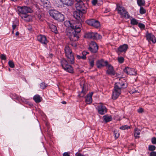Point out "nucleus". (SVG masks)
Returning <instances> with one entry per match:
<instances>
[{
  "label": "nucleus",
  "mask_w": 156,
  "mask_h": 156,
  "mask_svg": "<svg viewBox=\"0 0 156 156\" xmlns=\"http://www.w3.org/2000/svg\"><path fill=\"white\" fill-rule=\"evenodd\" d=\"M127 87V84L122 81L115 83L112 92V99H116L121 94V90L126 88Z\"/></svg>",
  "instance_id": "1"
},
{
  "label": "nucleus",
  "mask_w": 156,
  "mask_h": 156,
  "mask_svg": "<svg viewBox=\"0 0 156 156\" xmlns=\"http://www.w3.org/2000/svg\"><path fill=\"white\" fill-rule=\"evenodd\" d=\"M72 30L67 31V35L69 37L71 41H76L79 38V34L81 30L82 25L79 23V25Z\"/></svg>",
  "instance_id": "2"
},
{
  "label": "nucleus",
  "mask_w": 156,
  "mask_h": 156,
  "mask_svg": "<svg viewBox=\"0 0 156 156\" xmlns=\"http://www.w3.org/2000/svg\"><path fill=\"white\" fill-rule=\"evenodd\" d=\"M64 51L65 56L68 61L70 64H74L75 63L74 58L71 49L69 46H66L64 49Z\"/></svg>",
  "instance_id": "3"
},
{
  "label": "nucleus",
  "mask_w": 156,
  "mask_h": 156,
  "mask_svg": "<svg viewBox=\"0 0 156 156\" xmlns=\"http://www.w3.org/2000/svg\"><path fill=\"white\" fill-rule=\"evenodd\" d=\"M60 63L62 68L66 72L70 73H73L74 70L73 67L65 58L61 60Z\"/></svg>",
  "instance_id": "4"
},
{
  "label": "nucleus",
  "mask_w": 156,
  "mask_h": 156,
  "mask_svg": "<svg viewBox=\"0 0 156 156\" xmlns=\"http://www.w3.org/2000/svg\"><path fill=\"white\" fill-rule=\"evenodd\" d=\"M117 10L118 14H119L122 17L128 19L129 18V15L128 12L123 7L117 4Z\"/></svg>",
  "instance_id": "5"
},
{
  "label": "nucleus",
  "mask_w": 156,
  "mask_h": 156,
  "mask_svg": "<svg viewBox=\"0 0 156 156\" xmlns=\"http://www.w3.org/2000/svg\"><path fill=\"white\" fill-rule=\"evenodd\" d=\"M83 11H75L73 13V16L76 20L75 22L77 23H80L81 24V22L83 21L84 16L83 14L86 12H83Z\"/></svg>",
  "instance_id": "6"
},
{
  "label": "nucleus",
  "mask_w": 156,
  "mask_h": 156,
  "mask_svg": "<svg viewBox=\"0 0 156 156\" xmlns=\"http://www.w3.org/2000/svg\"><path fill=\"white\" fill-rule=\"evenodd\" d=\"M84 37L87 38L94 40H98L102 38V36L100 34L97 33L91 32L87 33Z\"/></svg>",
  "instance_id": "7"
},
{
  "label": "nucleus",
  "mask_w": 156,
  "mask_h": 156,
  "mask_svg": "<svg viewBox=\"0 0 156 156\" xmlns=\"http://www.w3.org/2000/svg\"><path fill=\"white\" fill-rule=\"evenodd\" d=\"M18 14L20 16H21L20 14L27 15L28 13H31L32 10L31 8L29 7L24 6L23 7H17Z\"/></svg>",
  "instance_id": "8"
},
{
  "label": "nucleus",
  "mask_w": 156,
  "mask_h": 156,
  "mask_svg": "<svg viewBox=\"0 0 156 156\" xmlns=\"http://www.w3.org/2000/svg\"><path fill=\"white\" fill-rule=\"evenodd\" d=\"M80 23H77L76 22H74L73 20L66 21L64 22V24L66 27L68 28H70L71 30H72L79 25Z\"/></svg>",
  "instance_id": "9"
},
{
  "label": "nucleus",
  "mask_w": 156,
  "mask_h": 156,
  "mask_svg": "<svg viewBox=\"0 0 156 156\" xmlns=\"http://www.w3.org/2000/svg\"><path fill=\"white\" fill-rule=\"evenodd\" d=\"M95 108L98 113L101 115L105 114L107 111L106 107L102 104H100L96 106Z\"/></svg>",
  "instance_id": "10"
},
{
  "label": "nucleus",
  "mask_w": 156,
  "mask_h": 156,
  "mask_svg": "<svg viewBox=\"0 0 156 156\" xmlns=\"http://www.w3.org/2000/svg\"><path fill=\"white\" fill-rule=\"evenodd\" d=\"M98 47L97 43L94 41L91 42L88 49L92 53H96L98 51Z\"/></svg>",
  "instance_id": "11"
},
{
  "label": "nucleus",
  "mask_w": 156,
  "mask_h": 156,
  "mask_svg": "<svg viewBox=\"0 0 156 156\" xmlns=\"http://www.w3.org/2000/svg\"><path fill=\"white\" fill-rule=\"evenodd\" d=\"M75 6L77 10L83 11V12H86V8L83 1L76 2L75 4Z\"/></svg>",
  "instance_id": "12"
},
{
  "label": "nucleus",
  "mask_w": 156,
  "mask_h": 156,
  "mask_svg": "<svg viewBox=\"0 0 156 156\" xmlns=\"http://www.w3.org/2000/svg\"><path fill=\"white\" fill-rule=\"evenodd\" d=\"M59 8L62 7L66 5L67 6H71L73 4V0H59Z\"/></svg>",
  "instance_id": "13"
},
{
  "label": "nucleus",
  "mask_w": 156,
  "mask_h": 156,
  "mask_svg": "<svg viewBox=\"0 0 156 156\" xmlns=\"http://www.w3.org/2000/svg\"><path fill=\"white\" fill-rule=\"evenodd\" d=\"M37 38L39 42L43 44H45L48 43L46 37L44 35L40 34L37 36Z\"/></svg>",
  "instance_id": "14"
},
{
  "label": "nucleus",
  "mask_w": 156,
  "mask_h": 156,
  "mask_svg": "<svg viewBox=\"0 0 156 156\" xmlns=\"http://www.w3.org/2000/svg\"><path fill=\"white\" fill-rule=\"evenodd\" d=\"M107 66L108 67V69L106 71V74L111 76L115 75V73L114 69L113 67L110 64H108Z\"/></svg>",
  "instance_id": "15"
},
{
  "label": "nucleus",
  "mask_w": 156,
  "mask_h": 156,
  "mask_svg": "<svg viewBox=\"0 0 156 156\" xmlns=\"http://www.w3.org/2000/svg\"><path fill=\"white\" fill-rule=\"evenodd\" d=\"M147 39L148 41H151L153 43L156 42V39L155 37L152 34L148 33L146 35Z\"/></svg>",
  "instance_id": "16"
},
{
  "label": "nucleus",
  "mask_w": 156,
  "mask_h": 156,
  "mask_svg": "<svg viewBox=\"0 0 156 156\" xmlns=\"http://www.w3.org/2000/svg\"><path fill=\"white\" fill-rule=\"evenodd\" d=\"M96 65L98 68H100L105 66H107L108 62L107 61L104 62L103 60H98L97 62Z\"/></svg>",
  "instance_id": "17"
},
{
  "label": "nucleus",
  "mask_w": 156,
  "mask_h": 156,
  "mask_svg": "<svg viewBox=\"0 0 156 156\" xmlns=\"http://www.w3.org/2000/svg\"><path fill=\"white\" fill-rule=\"evenodd\" d=\"M128 48V46L126 44L120 45L118 48V51L120 52H126Z\"/></svg>",
  "instance_id": "18"
},
{
  "label": "nucleus",
  "mask_w": 156,
  "mask_h": 156,
  "mask_svg": "<svg viewBox=\"0 0 156 156\" xmlns=\"http://www.w3.org/2000/svg\"><path fill=\"white\" fill-rule=\"evenodd\" d=\"M40 4L44 8H49L50 7V3L48 0H40Z\"/></svg>",
  "instance_id": "19"
},
{
  "label": "nucleus",
  "mask_w": 156,
  "mask_h": 156,
  "mask_svg": "<svg viewBox=\"0 0 156 156\" xmlns=\"http://www.w3.org/2000/svg\"><path fill=\"white\" fill-rule=\"evenodd\" d=\"M50 15L56 20L58 19V12L55 10H52L49 12Z\"/></svg>",
  "instance_id": "20"
},
{
  "label": "nucleus",
  "mask_w": 156,
  "mask_h": 156,
  "mask_svg": "<svg viewBox=\"0 0 156 156\" xmlns=\"http://www.w3.org/2000/svg\"><path fill=\"white\" fill-rule=\"evenodd\" d=\"M93 92H91L87 94L85 99V102L87 104H90L92 102V96Z\"/></svg>",
  "instance_id": "21"
},
{
  "label": "nucleus",
  "mask_w": 156,
  "mask_h": 156,
  "mask_svg": "<svg viewBox=\"0 0 156 156\" xmlns=\"http://www.w3.org/2000/svg\"><path fill=\"white\" fill-rule=\"evenodd\" d=\"M42 99V98L38 94L35 95L33 98V99L36 103L41 102Z\"/></svg>",
  "instance_id": "22"
},
{
  "label": "nucleus",
  "mask_w": 156,
  "mask_h": 156,
  "mask_svg": "<svg viewBox=\"0 0 156 156\" xmlns=\"http://www.w3.org/2000/svg\"><path fill=\"white\" fill-rule=\"evenodd\" d=\"M10 96L12 99H15L17 100H20L21 99V96L17 95L15 93H11L10 94Z\"/></svg>",
  "instance_id": "23"
},
{
  "label": "nucleus",
  "mask_w": 156,
  "mask_h": 156,
  "mask_svg": "<svg viewBox=\"0 0 156 156\" xmlns=\"http://www.w3.org/2000/svg\"><path fill=\"white\" fill-rule=\"evenodd\" d=\"M49 27L52 32H54L55 34L58 33V31L57 30V27L55 25L52 24H50Z\"/></svg>",
  "instance_id": "24"
},
{
  "label": "nucleus",
  "mask_w": 156,
  "mask_h": 156,
  "mask_svg": "<svg viewBox=\"0 0 156 156\" xmlns=\"http://www.w3.org/2000/svg\"><path fill=\"white\" fill-rule=\"evenodd\" d=\"M104 121L105 122H107L111 121L112 119V118L111 116L105 115L103 116Z\"/></svg>",
  "instance_id": "25"
},
{
  "label": "nucleus",
  "mask_w": 156,
  "mask_h": 156,
  "mask_svg": "<svg viewBox=\"0 0 156 156\" xmlns=\"http://www.w3.org/2000/svg\"><path fill=\"white\" fill-rule=\"evenodd\" d=\"M140 133V130L138 128H136L134 129V135L136 138H138L139 137V136Z\"/></svg>",
  "instance_id": "26"
},
{
  "label": "nucleus",
  "mask_w": 156,
  "mask_h": 156,
  "mask_svg": "<svg viewBox=\"0 0 156 156\" xmlns=\"http://www.w3.org/2000/svg\"><path fill=\"white\" fill-rule=\"evenodd\" d=\"M20 17L22 19H23L29 22L30 21L31 17L30 16L28 15H25L24 16H20Z\"/></svg>",
  "instance_id": "27"
},
{
  "label": "nucleus",
  "mask_w": 156,
  "mask_h": 156,
  "mask_svg": "<svg viewBox=\"0 0 156 156\" xmlns=\"http://www.w3.org/2000/svg\"><path fill=\"white\" fill-rule=\"evenodd\" d=\"M129 70V74L133 75H136V71L134 69L130 68Z\"/></svg>",
  "instance_id": "28"
},
{
  "label": "nucleus",
  "mask_w": 156,
  "mask_h": 156,
  "mask_svg": "<svg viewBox=\"0 0 156 156\" xmlns=\"http://www.w3.org/2000/svg\"><path fill=\"white\" fill-rule=\"evenodd\" d=\"M82 90L81 91L80 94H79L78 96L80 97H83L84 95L86 94V92L85 90H84V87L83 86L82 87Z\"/></svg>",
  "instance_id": "29"
},
{
  "label": "nucleus",
  "mask_w": 156,
  "mask_h": 156,
  "mask_svg": "<svg viewBox=\"0 0 156 156\" xmlns=\"http://www.w3.org/2000/svg\"><path fill=\"white\" fill-rule=\"evenodd\" d=\"M130 23L132 25H137L138 23L137 20L133 18L130 20Z\"/></svg>",
  "instance_id": "30"
},
{
  "label": "nucleus",
  "mask_w": 156,
  "mask_h": 156,
  "mask_svg": "<svg viewBox=\"0 0 156 156\" xmlns=\"http://www.w3.org/2000/svg\"><path fill=\"white\" fill-rule=\"evenodd\" d=\"M137 3L140 6H144L145 5V0H137Z\"/></svg>",
  "instance_id": "31"
},
{
  "label": "nucleus",
  "mask_w": 156,
  "mask_h": 156,
  "mask_svg": "<svg viewBox=\"0 0 156 156\" xmlns=\"http://www.w3.org/2000/svg\"><path fill=\"white\" fill-rule=\"evenodd\" d=\"M92 26L95 28H98L100 26V24L98 21L96 20H94V22L93 23Z\"/></svg>",
  "instance_id": "32"
},
{
  "label": "nucleus",
  "mask_w": 156,
  "mask_h": 156,
  "mask_svg": "<svg viewBox=\"0 0 156 156\" xmlns=\"http://www.w3.org/2000/svg\"><path fill=\"white\" fill-rule=\"evenodd\" d=\"M94 20L93 19L88 20L86 21V23L88 25L92 26L94 22Z\"/></svg>",
  "instance_id": "33"
},
{
  "label": "nucleus",
  "mask_w": 156,
  "mask_h": 156,
  "mask_svg": "<svg viewBox=\"0 0 156 156\" xmlns=\"http://www.w3.org/2000/svg\"><path fill=\"white\" fill-rule=\"evenodd\" d=\"M64 15L59 12V21L62 22L64 20Z\"/></svg>",
  "instance_id": "34"
},
{
  "label": "nucleus",
  "mask_w": 156,
  "mask_h": 156,
  "mask_svg": "<svg viewBox=\"0 0 156 156\" xmlns=\"http://www.w3.org/2000/svg\"><path fill=\"white\" fill-rule=\"evenodd\" d=\"M40 86L41 88L44 89L47 87L48 85L44 82H42L41 83Z\"/></svg>",
  "instance_id": "35"
},
{
  "label": "nucleus",
  "mask_w": 156,
  "mask_h": 156,
  "mask_svg": "<svg viewBox=\"0 0 156 156\" xmlns=\"http://www.w3.org/2000/svg\"><path fill=\"white\" fill-rule=\"evenodd\" d=\"M156 147L153 145H149L148 146V150L150 151H153L155 150L156 149Z\"/></svg>",
  "instance_id": "36"
},
{
  "label": "nucleus",
  "mask_w": 156,
  "mask_h": 156,
  "mask_svg": "<svg viewBox=\"0 0 156 156\" xmlns=\"http://www.w3.org/2000/svg\"><path fill=\"white\" fill-rule=\"evenodd\" d=\"M114 137L115 139H117L119 136V134L118 131H114Z\"/></svg>",
  "instance_id": "37"
},
{
  "label": "nucleus",
  "mask_w": 156,
  "mask_h": 156,
  "mask_svg": "<svg viewBox=\"0 0 156 156\" xmlns=\"http://www.w3.org/2000/svg\"><path fill=\"white\" fill-rule=\"evenodd\" d=\"M146 10L144 9L143 7L140 6V12L141 14H143L146 12Z\"/></svg>",
  "instance_id": "38"
},
{
  "label": "nucleus",
  "mask_w": 156,
  "mask_h": 156,
  "mask_svg": "<svg viewBox=\"0 0 156 156\" xmlns=\"http://www.w3.org/2000/svg\"><path fill=\"white\" fill-rule=\"evenodd\" d=\"M9 66L11 68H13L14 67V64L12 61H9L8 62Z\"/></svg>",
  "instance_id": "39"
},
{
  "label": "nucleus",
  "mask_w": 156,
  "mask_h": 156,
  "mask_svg": "<svg viewBox=\"0 0 156 156\" xmlns=\"http://www.w3.org/2000/svg\"><path fill=\"white\" fill-rule=\"evenodd\" d=\"M18 26V24L16 22H13L12 25V30H14L16 28V27Z\"/></svg>",
  "instance_id": "40"
},
{
  "label": "nucleus",
  "mask_w": 156,
  "mask_h": 156,
  "mask_svg": "<svg viewBox=\"0 0 156 156\" xmlns=\"http://www.w3.org/2000/svg\"><path fill=\"white\" fill-rule=\"evenodd\" d=\"M138 24L139 27H140V28L141 29H144L145 27V26L144 24L142 23H138Z\"/></svg>",
  "instance_id": "41"
},
{
  "label": "nucleus",
  "mask_w": 156,
  "mask_h": 156,
  "mask_svg": "<svg viewBox=\"0 0 156 156\" xmlns=\"http://www.w3.org/2000/svg\"><path fill=\"white\" fill-rule=\"evenodd\" d=\"M130 128L129 126H127V125H125L124 126H122L120 127V129H128Z\"/></svg>",
  "instance_id": "42"
},
{
  "label": "nucleus",
  "mask_w": 156,
  "mask_h": 156,
  "mask_svg": "<svg viewBox=\"0 0 156 156\" xmlns=\"http://www.w3.org/2000/svg\"><path fill=\"white\" fill-rule=\"evenodd\" d=\"M118 61L119 63H122L124 62V58L122 57H119L118 58Z\"/></svg>",
  "instance_id": "43"
},
{
  "label": "nucleus",
  "mask_w": 156,
  "mask_h": 156,
  "mask_svg": "<svg viewBox=\"0 0 156 156\" xmlns=\"http://www.w3.org/2000/svg\"><path fill=\"white\" fill-rule=\"evenodd\" d=\"M94 59L89 60V63L90 66L92 67H93L94 66Z\"/></svg>",
  "instance_id": "44"
},
{
  "label": "nucleus",
  "mask_w": 156,
  "mask_h": 156,
  "mask_svg": "<svg viewBox=\"0 0 156 156\" xmlns=\"http://www.w3.org/2000/svg\"><path fill=\"white\" fill-rule=\"evenodd\" d=\"M130 68L129 67H126L123 69L124 72L127 74H129V71L130 70Z\"/></svg>",
  "instance_id": "45"
},
{
  "label": "nucleus",
  "mask_w": 156,
  "mask_h": 156,
  "mask_svg": "<svg viewBox=\"0 0 156 156\" xmlns=\"http://www.w3.org/2000/svg\"><path fill=\"white\" fill-rule=\"evenodd\" d=\"M151 143L153 144H156V138L155 137H152L151 140Z\"/></svg>",
  "instance_id": "46"
},
{
  "label": "nucleus",
  "mask_w": 156,
  "mask_h": 156,
  "mask_svg": "<svg viewBox=\"0 0 156 156\" xmlns=\"http://www.w3.org/2000/svg\"><path fill=\"white\" fill-rule=\"evenodd\" d=\"M71 45L73 47H75L76 46V44L75 42V41H71Z\"/></svg>",
  "instance_id": "47"
},
{
  "label": "nucleus",
  "mask_w": 156,
  "mask_h": 156,
  "mask_svg": "<svg viewBox=\"0 0 156 156\" xmlns=\"http://www.w3.org/2000/svg\"><path fill=\"white\" fill-rule=\"evenodd\" d=\"M1 58L2 60H5L6 59L5 55L4 54H2L1 55Z\"/></svg>",
  "instance_id": "48"
},
{
  "label": "nucleus",
  "mask_w": 156,
  "mask_h": 156,
  "mask_svg": "<svg viewBox=\"0 0 156 156\" xmlns=\"http://www.w3.org/2000/svg\"><path fill=\"white\" fill-rule=\"evenodd\" d=\"M150 156H156V152L153 151L150 153Z\"/></svg>",
  "instance_id": "49"
},
{
  "label": "nucleus",
  "mask_w": 156,
  "mask_h": 156,
  "mask_svg": "<svg viewBox=\"0 0 156 156\" xmlns=\"http://www.w3.org/2000/svg\"><path fill=\"white\" fill-rule=\"evenodd\" d=\"M76 58L78 59H82L84 60V57H82V56H80L79 55H77Z\"/></svg>",
  "instance_id": "50"
},
{
  "label": "nucleus",
  "mask_w": 156,
  "mask_h": 156,
  "mask_svg": "<svg viewBox=\"0 0 156 156\" xmlns=\"http://www.w3.org/2000/svg\"><path fill=\"white\" fill-rule=\"evenodd\" d=\"M98 2L97 0H92V4L93 5H95Z\"/></svg>",
  "instance_id": "51"
},
{
  "label": "nucleus",
  "mask_w": 156,
  "mask_h": 156,
  "mask_svg": "<svg viewBox=\"0 0 156 156\" xmlns=\"http://www.w3.org/2000/svg\"><path fill=\"white\" fill-rule=\"evenodd\" d=\"M75 156H85L80 153L77 152L75 154Z\"/></svg>",
  "instance_id": "52"
},
{
  "label": "nucleus",
  "mask_w": 156,
  "mask_h": 156,
  "mask_svg": "<svg viewBox=\"0 0 156 156\" xmlns=\"http://www.w3.org/2000/svg\"><path fill=\"white\" fill-rule=\"evenodd\" d=\"M137 111L139 113H141L144 112V110L142 108H140L138 109Z\"/></svg>",
  "instance_id": "53"
},
{
  "label": "nucleus",
  "mask_w": 156,
  "mask_h": 156,
  "mask_svg": "<svg viewBox=\"0 0 156 156\" xmlns=\"http://www.w3.org/2000/svg\"><path fill=\"white\" fill-rule=\"evenodd\" d=\"M63 156H70L69 153L68 152H66L63 153Z\"/></svg>",
  "instance_id": "54"
},
{
  "label": "nucleus",
  "mask_w": 156,
  "mask_h": 156,
  "mask_svg": "<svg viewBox=\"0 0 156 156\" xmlns=\"http://www.w3.org/2000/svg\"><path fill=\"white\" fill-rule=\"evenodd\" d=\"M21 99L20 100H18V101L20 102L22 101L23 102H24L26 101V100L24 98H22L21 97Z\"/></svg>",
  "instance_id": "55"
},
{
  "label": "nucleus",
  "mask_w": 156,
  "mask_h": 156,
  "mask_svg": "<svg viewBox=\"0 0 156 156\" xmlns=\"http://www.w3.org/2000/svg\"><path fill=\"white\" fill-rule=\"evenodd\" d=\"M82 57H84V60L86 59V58H87V57H86V54H85V53H84V52L83 51L82 52Z\"/></svg>",
  "instance_id": "56"
},
{
  "label": "nucleus",
  "mask_w": 156,
  "mask_h": 156,
  "mask_svg": "<svg viewBox=\"0 0 156 156\" xmlns=\"http://www.w3.org/2000/svg\"><path fill=\"white\" fill-rule=\"evenodd\" d=\"M53 54H50L49 55V57H50V58H52V57L53 56Z\"/></svg>",
  "instance_id": "57"
},
{
  "label": "nucleus",
  "mask_w": 156,
  "mask_h": 156,
  "mask_svg": "<svg viewBox=\"0 0 156 156\" xmlns=\"http://www.w3.org/2000/svg\"><path fill=\"white\" fill-rule=\"evenodd\" d=\"M61 103L63 104H66V102L65 101H62L61 102Z\"/></svg>",
  "instance_id": "58"
},
{
  "label": "nucleus",
  "mask_w": 156,
  "mask_h": 156,
  "mask_svg": "<svg viewBox=\"0 0 156 156\" xmlns=\"http://www.w3.org/2000/svg\"><path fill=\"white\" fill-rule=\"evenodd\" d=\"M19 33L18 31H17L16 33V36H18L19 35Z\"/></svg>",
  "instance_id": "59"
},
{
  "label": "nucleus",
  "mask_w": 156,
  "mask_h": 156,
  "mask_svg": "<svg viewBox=\"0 0 156 156\" xmlns=\"http://www.w3.org/2000/svg\"><path fill=\"white\" fill-rule=\"evenodd\" d=\"M84 53H85V54H86V55L87 54H89V53L88 52L86 51H83Z\"/></svg>",
  "instance_id": "60"
},
{
  "label": "nucleus",
  "mask_w": 156,
  "mask_h": 156,
  "mask_svg": "<svg viewBox=\"0 0 156 156\" xmlns=\"http://www.w3.org/2000/svg\"><path fill=\"white\" fill-rule=\"evenodd\" d=\"M76 2H81V1H83V0H75Z\"/></svg>",
  "instance_id": "61"
},
{
  "label": "nucleus",
  "mask_w": 156,
  "mask_h": 156,
  "mask_svg": "<svg viewBox=\"0 0 156 156\" xmlns=\"http://www.w3.org/2000/svg\"><path fill=\"white\" fill-rule=\"evenodd\" d=\"M137 92V91L136 90H135L133 91V93H136Z\"/></svg>",
  "instance_id": "62"
},
{
  "label": "nucleus",
  "mask_w": 156,
  "mask_h": 156,
  "mask_svg": "<svg viewBox=\"0 0 156 156\" xmlns=\"http://www.w3.org/2000/svg\"><path fill=\"white\" fill-rule=\"evenodd\" d=\"M100 4H101H101H103V2H102V1H100Z\"/></svg>",
  "instance_id": "63"
},
{
  "label": "nucleus",
  "mask_w": 156,
  "mask_h": 156,
  "mask_svg": "<svg viewBox=\"0 0 156 156\" xmlns=\"http://www.w3.org/2000/svg\"><path fill=\"white\" fill-rule=\"evenodd\" d=\"M14 30H12V34H13L14 33Z\"/></svg>",
  "instance_id": "64"
}]
</instances>
